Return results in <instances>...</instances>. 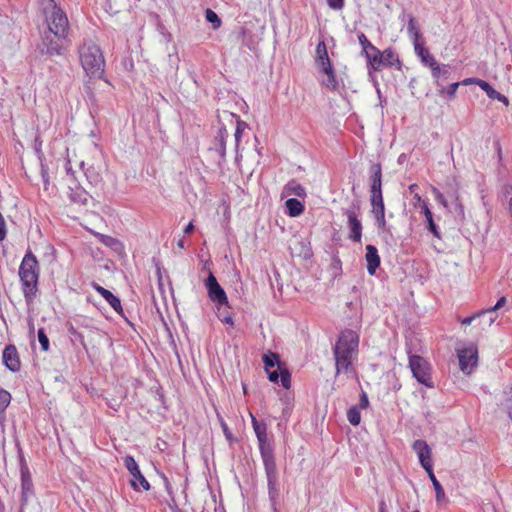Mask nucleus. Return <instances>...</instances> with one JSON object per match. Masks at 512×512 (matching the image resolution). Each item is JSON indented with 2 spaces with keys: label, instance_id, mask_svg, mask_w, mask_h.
Returning a JSON list of instances; mask_svg holds the SVG:
<instances>
[{
  "label": "nucleus",
  "instance_id": "f257e3e1",
  "mask_svg": "<svg viewBox=\"0 0 512 512\" xmlns=\"http://www.w3.org/2000/svg\"><path fill=\"white\" fill-rule=\"evenodd\" d=\"M42 14L47 29L41 37L40 52L51 56L61 55L70 30L67 14L55 0H42Z\"/></svg>",
  "mask_w": 512,
  "mask_h": 512
},
{
  "label": "nucleus",
  "instance_id": "f03ea898",
  "mask_svg": "<svg viewBox=\"0 0 512 512\" xmlns=\"http://www.w3.org/2000/svg\"><path fill=\"white\" fill-rule=\"evenodd\" d=\"M359 347V335L351 329L340 332L333 347L336 376L345 374L347 377L356 375L353 362L357 359Z\"/></svg>",
  "mask_w": 512,
  "mask_h": 512
},
{
  "label": "nucleus",
  "instance_id": "7ed1b4c3",
  "mask_svg": "<svg viewBox=\"0 0 512 512\" xmlns=\"http://www.w3.org/2000/svg\"><path fill=\"white\" fill-rule=\"evenodd\" d=\"M82 68L89 77L101 78L104 73L105 59L101 48L92 40H84L78 48Z\"/></svg>",
  "mask_w": 512,
  "mask_h": 512
},
{
  "label": "nucleus",
  "instance_id": "20e7f679",
  "mask_svg": "<svg viewBox=\"0 0 512 512\" xmlns=\"http://www.w3.org/2000/svg\"><path fill=\"white\" fill-rule=\"evenodd\" d=\"M22 291L27 302L34 299L39 278V265L36 257L29 251L25 254L19 267Z\"/></svg>",
  "mask_w": 512,
  "mask_h": 512
},
{
  "label": "nucleus",
  "instance_id": "39448f33",
  "mask_svg": "<svg viewBox=\"0 0 512 512\" xmlns=\"http://www.w3.org/2000/svg\"><path fill=\"white\" fill-rule=\"evenodd\" d=\"M265 469L268 495L271 503V508L274 512L277 511L278 498H279V487H278V472L277 466L274 459L262 461Z\"/></svg>",
  "mask_w": 512,
  "mask_h": 512
},
{
  "label": "nucleus",
  "instance_id": "423d86ee",
  "mask_svg": "<svg viewBox=\"0 0 512 512\" xmlns=\"http://www.w3.org/2000/svg\"><path fill=\"white\" fill-rule=\"evenodd\" d=\"M409 367L416 380L426 387H433L428 362L421 356L409 355Z\"/></svg>",
  "mask_w": 512,
  "mask_h": 512
},
{
  "label": "nucleus",
  "instance_id": "0eeeda50",
  "mask_svg": "<svg viewBox=\"0 0 512 512\" xmlns=\"http://www.w3.org/2000/svg\"><path fill=\"white\" fill-rule=\"evenodd\" d=\"M457 357L459 361L460 370L470 375L478 364V347L476 344L471 343L466 347L458 348Z\"/></svg>",
  "mask_w": 512,
  "mask_h": 512
},
{
  "label": "nucleus",
  "instance_id": "6e6552de",
  "mask_svg": "<svg viewBox=\"0 0 512 512\" xmlns=\"http://www.w3.org/2000/svg\"><path fill=\"white\" fill-rule=\"evenodd\" d=\"M124 465L131 475L130 485L136 492L141 489L149 491L151 489L150 483L141 473L140 468L133 456L127 455L123 458Z\"/></svg>",
  "mask_w": 512,
  "mask_h": 512
},
{
  "label": "nucleus",
  "instance_id": "1a4fd4ad",
  "mask_svg": "<svg viewBox=\"0 0 512 512\" xmlns=\"http://www.w3.org/2000/svg\"><path fill=\"white\" fill-rule=\"evenodd\" d=\"M252 426L255 432V435L258 440L259 451L261 455L262 461L274 459L273 447L268 443L266 425L264 423H259L253 415H251Z\"/></svg>",
  "mask_w": 512,
  "mask_h": 512
},
{
  "label": "nucleus",
  "instance_id": "9d476101",
  "mask_svg": "<svg viewBox=\"0 0 512 512\" xmlns=\"http://www.w3.org/2000/svg\"><path fill=\"white\" fill-rule=\"evenodd\" d=\"M209 299L220 309L222 306H228V298L224 289L218 283L214 274L209 271L208 277L204 282Z\"/></svg>",
  "mask_w": 512,
  "mask_h": 512
},
{
  "label": "nucleus",
  "instance_id": "9b49d317",
  "mask_svg": "<svg viewBox=\"0 0 512 512\" xmlns=\"http://www.w3.org/2000/svg\"><path fill=\"white\" fill-rule=\"evenodd\" d=\"M413 451L417 454L421 466L425 470L432 468L431 449L426 441L418 439L412 444Z\"/></svg>",
  "mask_w": 512,
  "mask_h": 512
},
{
  "label": "nucleus",
  "instance_id": "f8f14e48",
  "mask_svg": "<svg viewBox=\"0 0 512 512\" xmlns=\"http://www.w3.org/2000/svg\"><path fill=\"white\" fill-rule=\"evenodd\" d=\"M463 84H465V85L476 84L482 90H484L486 92L487 96L490 99L498 100V101L502 102L505 106L509 105L508 98L505 95H503V94L499 93L498 91H496L488 82H486L484 80H481V79H478V78H467V79H465L463 81Z\"/></svg>",
  "mask_w": 512,
  "mask_h": 512
},
{
  "label": "nucleus",
  "instance_id": "ddd939ff",
  "mask_svg": "<svg viewBox=\"0 0 512 512\" xmlns=\"http://www.w3.org/2000/svg\"><path fill=\"white\" fill-rule=\"evenodd\" d=\"M370 202L372 206V213L376 219L378 228L383 229L386 225L385 220V206L382 193L371 194Z\"/></svg>",
  "mask_w": 512,
  "mask_h": 512
},
{
  "label": "nucleus",
  "instance_id": "4468645a",
  "mask_svg": "<svg viewBox=\"0 0 512 512\" xmlns=\"http://www.w3.org/2000/svg\"><path fill=\"white\" fill-rule=\"evenodd\" d=\"M2 359L3 364L11 372H18L20 370L21 362L18 351L14 345L10 344L4 348Z\"/></svg>",
  "mask_w": 512,
  "mask_h": 512
},
{
  "label": "nucleus",
  "instance_id": "2eb2a0df",
  "mask_svg": "<svg viewBox=\"0 0 512 512\" xmlns=\"http://www.w3.org/2000/svg\"><path fill=\"white\" fill-rule=\"evenodd\" d=\"M370 194L382 193V167L374 163L369 168Z\"/></svg>",
  "mask_w": 512,
  "mask_h": 512
},
{
  "label": "nucleus",
  "instance_id": "dca6fc26",
  "mask_svg": "<svg viewBox=\"0 0 512 512\" xmlns=\"http://www.w3.org/2000/svg\"><path fill=\"white\" fill-rule=\"evenodd\" d=\"M318 68L326 76L322 80V85L325 86L329 90H336L339 86V83L336 78V74H335V71H334L331 61L318 66Z\"/></svg>",
  "mask_w": 512,
  "mask_h": 512
},
{
  "label": "nucleus",
  "instance_id": "f3484780",
  "mask_svg": "<svg viewBox=\"0 0 512 512\" xmlns=\"http://www.w3.org/2000/svg\"><path fill=\"white\" fill-rule=\"evenodd\" d=\"M348 218V227L350 230L349 239L354 242H360L362 237V224L357 218L354 211L348 210L346 212Z\"/></svg>",
  "mask_w": 512,
  "mask_h": 512
},
{
  "label": "nucleus",
  "instance_id": "a211bd4d",
  "mask_svg": "<svg viewBox=\"0 0 512 512\" xmlns=\"http://www.w3.org/2000/svg\"><path fill=\"white\" fill-rule=\"evenodd\" d=\"M365 259L367 262V271L370 275H374L376 272V269L380 265V256L378 254V250L374 245H367L366 246V255Z\"/></svg>",
  "mask_w": 512,
  "mask_h": 512
},
{
  "label": "nucleus",
  "instance_id": "6ab92c4d",
  "mask_svg": "<svg viewBox=\"0 0 512 512\" xmlns=\"http://www.w3.org/2000/svg\"><path fill=\"white\" fill-rule=\"evenodd\" d=\"M68 198L71 202L86 205L90 198L89 193L80 185L69 186Z\"/></svg>",
  "mask_w": 512,
  "mask_h": 512
},
{
  "label": "nucleus",
  "instance_id": "aec40b11",
  "mask_svg": "<svg viewBox=\"0 0 512 512\" xmlns=\"http://www.w3.org/2000/svg\"><path fill=\"white\" fill-rule=\"evenodd\" d=\"M92 287L109 303V305L116 312L119 313L122 311L120 299L117 296H115L112 292H110L109 290L105 289L104 287L95 282L92 284Z\"/></svg>",
  "mask_w": 512,
  "mask_h": 512
},
{
  "label": "nucleus",
  "instance_id": "412c9836",
  "mask_svg": "<svg viewBox=\"0 0 512 512\" xmlns=\"http://www.w3.org/2000/svg\"><path fill=\"white\" fill-rule=\"evenodd\" d=\"M367 59L368 65L375 71L380 70L383 67V55L382 52L375 46H371L363 53Z\"/></svg>",
  "mask_w": 512,
  "mask_h": 512
},
{
  "label": "nucleus",
  "instance_id": "4be33fe9",
  "mask_svg": "<svg viewBox=\"0 0 512 512\" xmlns=\"http://www.w3.org/2000/svg\"><path fill=\"white\" fill-rule=\"evenodd\" d=\"M21 489L22 499L26 502L28 498L33 494V483L31 475L26 467L21 469Z\"/></svg>",
  "mask_w": 512,
  "mask_h": 512
},
{
  "label": "nucleus",
  "instance_id": "5701e85b",
  "mask_svg": "<svg viewBox=\"0 0 512 512\" xmlns=\"http://www.w3.org/2000/svg\"><path fill=\"white\" fill-rule=\"evenodd\" d=\"M414 46V51L416 53V55L420 58L421 62L425 65V66H430V65H434L435 64V58L430 54L429 50L425 47V43L424 41L423 42H420V43H415Z\"/></svg>",
  "mask_w": 512,
  "mask_h": 512
},
{
  "label": "nucleus",
  "instance_id": "b1692460",
  "mask_svg": "<svg viewBox=\"0 0 512 512\" xmlns=\"http://www.w3.org/2000/svg\"><path fill=\"white\" fill-rule=\"evenodd\" d=\"M407 33H408L410 39L412 40L413 45H415V43L423 42L419 25H418L417 21L415 20V18L412 16H409L408 25H407Z\"/></svg>",
  "mask_w": 512,
  "mask_h": 512
},
{
  "label": "nucleus",
  "instance_id": "393cba45",
  "mask_svg": "<svg viewBox=\"0 0 512 512\" xmlns=\"http://www.w3.org/2000/svg\"><path fill=\"white\" fill-rule=\"evenodd\" d=\"M507 302V299L505 296H502L498 299L497 303L491 307V308H488V309H485V310H482L485 317H488L487 321H486V325L488 327H490L495 321H496V316L494 315V313L501 309Z\"/></svg>",
  "mask_w": 512,
  "mask_h": 512
},
{
  "label": "nucleus",
  "instance_id": "a878e982",
  "mask_svg": "<svg viewBox=\"0 0 512 512\" xmlns=\"http://www.w3.org/2000/svg\"><path fill=\"white\" fill-rule=\"evenodd\" d=\"M287 208V214L290 217H297L304 211V205L296 198H289L285 202Z\"/></svg>",
  "mask_w": 512,
  "mask_h": 512
},
{
  "label": "nucleus",
  "instance_id": "bb28decb",
  "mask_svg": "<svg viewBox=\"0 0 512 512\" xmlns=\"http://www.w3.org/2000/svg\"><path fill=\"white\" fill-rule=\"evenodd\" d=\"M84 166H85V164L82 161L80 163V167H81V169L84 170V174L86 176L87 181L93 186H98L102 182V177L99 174V172H97L96 169L92 166H90L86 169L84 168Z\"/></svg>",
  "mask_w": 512,
  "mask_h": 512
},
{
  "label": "nucleus",
  "instance_id": "cd10ccee",
  "mask_svg": "<svg viewBox=\"0 0 512 512\" xmlns=\"http://www.w3.org/2000/svg\"><path fill=\"white\" fill-rule=\"evenodd\" d=\"M284 193L286 195H294L297 197H305L306 196L304 187L295 180H291L285 185Z\"/></svg>",
  "mask_w": 512,
  "mask_h": 512
},
{
  "label": "nucleus",
  "instance_id": "c85d7f7f",
  "mask_svg": "<svg viewBox=\"0 0 512 512\" xmlns=\"http://www.w3.org/2000/svg\"><path fill=\"white\" fill-rule=\"evenodd\" d=\"M315 62L317 66L330 62L327 47L324 41H320L316 46Z\"/></svg>",
  "mask_w": 512,
  "mask_h": 512
},
{
  "label": "nucleus",
  "instance_id": "c756f323",
  "mask_svg": "<svg viewBox=\"0 0 512 512\" xmlns=\"http://www.w3.org/2000/svg\"><path fill=\"white\" fill-rule=\"evenodd\" d=\"M433 484V487L435 489V492H436V500L438 502L442 501L445 497V492H444V489L443 487L441 486L440 482L437 480L434 472H433V468H430L429 470H425Z\"/></svg>",
  "mask_w": 512,
  "mask_h": 512
},
{
  "label": "nucleus",
  "instance_id": "7c9ffc66",
  "mask_svg": "<svg viewBox=\"0 0 512 512\" xmlns=\"http://www.w3.org/2000/svg\"><path fill=\"white\" fill-rule=\"evenodd\" d=\"M422 210L425 215L426 221L428 223V229L431 231V233L435 237H439L440 233H439L438 227L433 220L432 212L430 211V209L428 208V206L425 202H423Z\"/></svg>",
  "mask_w": 512,
  "mask_h": 512
},
{
  "label": "nucleus",
  "instance_id": "2f4dec72",
  "mask_svg": "<svg viewBox=\"0 0 512 512\" xmlns=\"http://www.w3.org/2000/svg\"><path fill=\"white\" fill-rule=\"evenodd\" d=\"M99 239L104 245L112 248L115 251H120L123 249L121 242L114 237L99 234Z\"/></svg>",
  "mask_w": 512,
  "mask_h": 512
},
{
  "label": "nucleus",
  "instance_id": "473e14b6",
  "mask_svg": "<svg viewBox=\"0 0 512 512\" xmlns=\"http://www.w3.org/2000/svg\"><path fill=\"white\" fill-rule=\"evenodd\" d=\"M205 19L208 23H210L212 25V28L214 30L221 27L222 21H221L220 17L217 15V13L215 11H213L210 8H207L205 10Z\"/></svg>",
  "mask_w": 512,
  "mask_h": 512
},
{
  "label": "nucleus",
  "instance_id": "72a5a7b5",
  "mask_svg": "<svg viewBox=\"0 0 512 512\" xmlns=\"http://www.w3.org/2000/svg\"><path fill=\"white\" fill-rule=\"evenodd\" d=\"M347 419H348L349 423L353 426H356L360 423L361 415H360V411L358 410L357 407H351L347 411Z\"/></svg>",
  "mask_w": 512,
  "mask_h": 512
},
{
  "label": "nucleus",
  "instance_id": "f704fd0d",
  "mask_svg": "<svg viewBox=\"0 0 512 512\" xmlns=\"http://www.w3.org/2000/svg\"><path fill=\"white\" fill-rule=\"evenodd\" d=\"M11 394L5 390L0 389V413H3L11 402Z\"/></svg>",
  "mask_w": 512,
  "mask_h": 512
},
{
  "label": "nucleus",
  "instance_id": "c9c22d12",
  "mask_svg": "<svg viewBox=\"0 0 512 512\" xmlns=\"http://www.w3.org/2000/svg\"><path fill=\"white\" fill-rule=\"evenodd\" d=\"M262 360L265 365V369L268 371L278 362V355L276 353L270 352L268 354H264Z\"/></svg>",
  "mask_w": 512,
  "mask_h": 512
},
{
  "label": "nucleus",
  "instance_id": "e433bc0d",
  "mask_svg": "<svg viewBox=\"0 0 512 512\" xmlns=\"http://www.w3.org/2000/svg\"><path fill=\"white\" fill-rule=\"evenodd\" d=\"M227 131L226 129H220L219 135H218V141H219V148L218 152L219 154L224 157L226 154V137H227Z\"/></svg>",
  "mask_w": 512,
  "mask_h": 512
},
{
  "label": "nucleus",
  "instance_id": "4c0bfd02",
  "mask_svg": "<svg viewBox=\"0 0 512 512\" xmlns=\"http://www.w3.org/2000/svg\"><path fill=\"white\" fill-rule=\"evenodd\" d=\"M279 370H280V375H279V380L281 382V385L285 388V389H289L290 386H291V374L290 372L285 369V368H280L279 367Z\"/></svg>",
  "mask_w": 512,
  "mask_h": 512
},
{
  "label": "nucleus",
  "instance_id": "58836bf2",
  "mask_svg": "<svg viewBox=\"0 0 512 512\" xmlns=\"http://www.w3.org/2000/svg\"><path fill=\"white\" fill-rule=\"evenodd\" d=\"M383 55V66L393 65L394 61H397V56L391 49H386L382 52Z\"/></svg>",
  "mask_w": 512,
  "mask_h": 512
},
{
  "label": "nucleus",
  "instance_id": "ea45409f",
  "mask_svg": "<svg viewBox=\"0 0 512 512\" xmlns=\"http://www.w3.org/2000/svg\"><path fill=\"white\" fill-rule=\"evenodd\" d=\"M37 336H38V341L41 345V349L43 351H48L49 350V339L44 331L43 328H40L37 332Z\"/></svg>",
  "mask_w": 512,
  "mask_h": 512
},
{
  "label": "nucleus",
  "instance_id": "a19ab883",
  "mask_svg": "<svg viewBox=\"0 0 512 512\" xmlns=\"http://www.w3.org/2000/svg\"><path fill=\"white\" fill-rule=\"evenodd\" d=\"M357 37H358L359 44L362 47V53H364L368 49H371V46H374L373 44H371V42L368 40V38L366 37V35L363 32H359Z\"/></svg>",
  "mask_w": 512,
  "mask_h": 512
},
{
  "label": "nucleus",
  "instance_id": "79ce46f5",
  "mask_svg": "<svg viewBox=\"0 0 512 512\" xmlns=\"http://www.w3.org/2000/svg\"><path fill=\"white\" fill-rule=\"evenodd\" d=\"M429 68L432 71V75L435 80L438 82L442 76L446 74V71L440 67V65L435 61L434 65H430Z\"/></svg>",
  "mask_w": 512,
  "mask_h": 512
},
{
  "label": "nucleus",
  "instance_id": "37998d69",
  "mask_svg": "<svg viewBox=\"0 0 512 512\" xmlns=\"http://www.w3.org/2000/svg\"><path fill=\"white\" fill-rule=\"evenodd\" d=\"M481 317H485L483 311H479V312L473 314L472 316H469V317H466V318L457 317V320L462 325H470L473 321H475L476 319L481 318Z\"/></svg>",
  "mask_w": 512,
  "mask_h": 512
},
{
  "label": "nucleus",
  "instance_id": "c03bdc74",
  "mask_svg": "<svg viewBox=\"0 0 512 512\" xmlns=\"http://www.w3.org/2000/svg\"><path fill=\"white\" fill-rule=\"evenodd\" d=\"M328 6L333 10H342L344 7V0H327Z\"/></svg>",
  "mask_w": 512,
  "mask_h": 512
},
{
  "label": "nucleus",
  "instance_id": "a18cd8bd",
  "mask_svg": "<svg viewBox=\"0 0 512 512\" xmlns=\"http://www.w3.org/2000/svg\"><path fill=\"white\" fill-rule=\"evenodd\" d=\"M7 230H6V222L4 220L3 215L0 213V242L6 238Z\"/></svg>",
  "mask_w": 512,
  "mask_h": 512
},
{
  "label": "nucleus",
  "instance_id": "49530a36",
  "mask_svg": "<svg viewBox=\"0 0 512 512\" xmlns=\"http://www.w3.org/2000/svg\"><path fill=\"white\" fill-rule=\"evenodd\" d=\"M268 372V379L269 381L276 383L279 380L280 371L274 370V371H267Z\"/></svg>",
  "mask_w": 512,
  "mask_h": 512
},
{
  "label": "nucleus",
  "instance_id": "de8ad7c7",
  "mask_svg": "<svg viewBox=\"0 0 512 512\" xmlns=\"http://www.w3.org/2000/svg\"><path fill=\"white\" fill-rule=\"evenodd\" d=\"M41 175H42V180H43V183H44V189L48 190V187H49V184H50L49 183V175H48L47 171H45L43 169H42Z\"/></svg>",
  "mask_w": 512,
  "mask_h": 512
},
{
  "label": "nucleus",
  "instance_id": "09e8293b",
  "mask_svg": "<svg viewBox=\"0 0 512 512\" xmlns=\"http://www.w3.org/2000/svg\"><path fill=\"white\" fill-rule=\"evenodd\" d=\"M241 135H242V128H241L240 124H238L235 134H234L236 145H238Z\"/></svg>",
  "mask_w": 512,
  "mask_h": 512
},
{
  "label": "nucleus",
  "instance_id": "8fccbe9b",
  "mask_svg": "<svg viewBox=\"0 0 512 512\" xmlns=\"http://www.w3.org/2000/svg\"><path fill=\"white\" fill-rule=\"evenodd\" d=\"M368 404H369L368 397L365 393H363L360 398V406L365 408L368 406Z\"/></svg>",
  "mask_w": 512,
  "mask_h": 512
},
{
  "label": "nucleus",
  "instance_id": "3c124183",
  "mask_svg": "<svg viewBox=\"0 0 512 512\" xmlns=\"http://www.w3.org/2000/svg\"><path fill=\"white\" fill-rule=\"evenodd\" d=\"M222 322L226 323V324H229V325H233L234 322H233V319L231 317V315H226L224 316L222 319H221Z\"/></svg>",
  "mask_w": 512,
  "mask_h": 512
},
{
  "label": "nucleus",
  "instance_id": "603ef678",
  "mask_svg": "<svg viewBox=\"0 0 512 512\" xmlns=\"http://www.w3.org/2000/svg\"><path fill=\"white\" fill-rule=\"evenodd\" d=\"M194 230V224L190 222L184 229L185 234H190Z\"/></svg>",
  "mask_w": 512,
  "mask_h": 512
},
{
  "label": "nucleus",
  "instance_id": "864d4df0",
  "mask_svg": "<svg viewBox=\"0 0 512 512\" xmlns=\"http://www.w3.org/2000/svg\"><path fill=\"white\" fill-rule=\"evenodd\" d=\"M458 86H459V83L450 84V94L455 93V91L458 88Z\"/></svg>",
  "mask_w": 512,
  "mask_h": 512
},
{
  "label": "nucleus",
  "instance_id": "5fc2aeb1",
  "mask_svg": "<svg viewBox=\"0 0 512 512\" xmlns=\"http://www.w3.org/2000/svg\"><path fill=\"white\" fill-rule=\"evenodd\" d=\"M66 172L68 175H73V171H72V168L70 166V162L68 161L67 164H66Z\"/></svg>",
  "mask_w": 512,
  "mask_h": 512
},
{
  "label": "nucleus",
  "instance_id": "6e6d98bb",
  "mask_svg": "<svg viewBox=\"0 0 512 512\" xmlns=\"http://www.w3.org/2000/svg\"><path fill=\"white\" fill-rule=\"evenodd\" d=\"M177 245H178V247H179V248H182V249H183V248H184V245H185V244H184V240H183V239H180V240L178 241Z\"/></svg>",
  "mask_w": 512,
  "mask_h": 512
},
{
  "label": "nucleus",
  "instance_id": "4d7b16f0",
  "mask_svg": "<svg viewBox=\"0 0 512 512\" xmlns=\"http://www.w3.org/2000/svg\"><path fill=\"white\" fill-rule=\"evenodd\" d=\"M509 402L512 404V397L509 399ZM509 408V417L512 419V405Z\"/></svg>",
  "mask_w": 512,
  "mask_h": 512
},
{
  "label": "nucleus",
  "instance_id": "13d9d810",
  "mask_svg": "<svg viewBox=\"0 0 512 512\" xmlns=\"http://www.w3.org/2000/svg\"><path fill=\"white\" fill-rule=\"evenodd\" d=\"M509 213L512 216V197L509 200Z\"/></svg>",
  "mask_w": 512,
  "mask_h": 512
},
{
  "label": "nucleus",
  "instance_id": "bf43d9fd",
  "mask_svg": "<svg viewBox=\"0 0 512 512\" xmlns=\"http://www.w3.org/2000/svg\"><path fill=\"white\" fill-rule=\"evenodd\" d=\"M164 481H165V485H166V489L168 490L169 489V482H168V479L164 476L163 477Z\"/></svg>",
  "mask_w": 512,
  "mask_h": 512
},
{
  "label": "nucleus",
  "instance_id": "052dcab7",
  "mask_svg": "<svg viewBox=\"0 0 512 512\" xmlns=\"http://www.w3.org/2000/svg\"><path fill=\"white\" fill-rule=\"evenodd\" d=\"M384 505H385V504H384V502H382V503L380 504L379 512H385V510H384Z\"/></svg>",
  "mask_w": 512,
  "mask_h": 512
},
{
  "label": "nucleus",
  "instance_id": "680f3d73",
  "mask_svg": "<svg viewBox=\"0 0 512 512\" xmlns=\"http://www.w3.org/2000/svg\"><path fill=\"white\" fill-rule=\"evenodd\" d=\"M224 433H225V435H226L227 437H229V432H227V427H226V426H224Z\"/></svg>",
  "mask_w": 512,
  "mask_h": 512
},
{
  "label": "nucleus",
  "instance_id": "e2e57ef3",
  "mask_svg": "<svg viewBox=\"0 0 512 512\" xmlns=\"http://www.w3.org/2000/svg\"><path fill=\"white\" fill-rule=\"evenodd\" d=\"M414 512H419V511H417V510H416V511H414Z\"/></svg>",
  "mask_w": 512,
  "mask_h": 512
}]
</instances>
